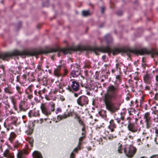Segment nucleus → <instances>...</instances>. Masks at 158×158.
Listing matches in <instances>:
<instances>
[{
    "mask_svg": "<svg viewBox=\"0 0 158 158\" xmlns=\"http://www.w3.org/2000/svg\"><path fill=\"white\" fill-rule=\"evenodd\" d=\"M156 83L158 84V76H156Z\"/></svg>",
    "mask_w": 158,
    "mask_h": 158,
    "instance_id": "6e6d98bb",
    "label": "nucleus"
},
{
    "mask_svg": "<svg viewBox=\"0 0 158 158\" xmlns=\"http://www.w3.org/2000/svg\"><path fill=\"white\" fill-rule=\"evenodd\" d=\"M32 156L33 158H42L40 153L37 151H35L33 152Z\"/></svg>",
    "mask_w": 158,
    "mask_h": 158,
    "instance_id": "5701e85b",
    "label": "nucleus"
},
{
    "mask_svg": "<svg viewBox=\"0 0 158 158\" xmlns=\"http://www.w3.org/2000/svg\"><path fill=\"white\" fill-rule=\"evenodd\" d=\"M24 105V103L23 102H22L19 105V108L21 111H25L27 109L23 107V106Z\"/></svg>",
    "mask_w": 158,
    "mask_h": 158,
    "instance_id": "bb28decb",
    "label": "nucleus"
},
{
    "mask_svg": "<svg viewBox=\"0 0 158 158\" xmlns=\"http://www.w3.org/2000/svg\"><path fill=\"white\" fill-rule=\"evenodd\" d=\"M55 104L51 102L48 104L45 103H42L40 108L43 114L48 116L50 115L52 112L54 111L55 110Z\"/></svg>",
    "mask_w": 158,
    "mask_h": 158,
    "instance_id": "39448f33",
    "label": "nucleus"
},
{
    "mask_svg": "<svg viewBox=\"0 0 158 158\" xmlns=\"http://www.w3.org/2000/svg\"><path fill=\"white\" fill-rule=\"evenodd\" d=\"M16 89L18 94H21L23 92V89L20 86L18 85L16 86Z\"/></svg>",
    "mask_w": 158,
    "mask_h": 158,
    "instance_id": "a878e982",
    "label": "nucleus"
},
{
    "mask_svg": "<svg viewBox=\"0 0 158 158\" xmlns=\"http://www.w3.org/2000/svg\"><path fill=\"white\" fill-rule=\"evenodd\" d=\"M90 89H87L86 90V93L87 95H90Z\"/></svg>",
    "mask_w": 158,
    "mask_h": 158,
    "instance_id": "79ce46f5",
    "label": "nucleus"
},
{
    "mask_svg": "<svg viewBox=\"0 0 158 158\" xmlns=\"http://www.w3.org/2000/svg\"><path fill=\"white\" fill-rule=\"evenodd\" d=\"M64 76L65 75L66 73H67V71L65 69H64Z\"/></svg>",
    "mask_w": 158,
    "mask_h": 158,
    "instance_id": "052dcab7",
    "label": "nucleus"
},
{
    "mask_svg": "<svg viewBox=\"0 0 158 158\" xmlns=\"http://www.w3.org/2000/svg\"><path fill=\"white\" fill-rule=\"evenodd\" d=\"M62 67V65H59L56 68L54 69V73L55 76L59 77L62 75V73L60 72Z\"/></svg>",
    "mask_w": 158,
    "mask_h": 158,
    "instance_id": "dca6fc26",
    "label": "nucleus"
},
{
    "mask_svg": "<svg viewBox=\"0 0 158 158\" xmlns=\"http://www.w3.org/2000/svg\"><path fill=\"white\" fill-rule=\"evenodd\" d=\"M123 14L122 11H118L117 12V14L118 15H121Z\"/></svg>",
    "mask_w": 158,
    "mask_h": 158,
    "instance_id": "09e8293b",
    "label": "nucleus"
},
{
    "mask_svg": "<svg viewBox=\"0 0 158 158\" xmlns=\"http://www.w3.org/2000/svg\"><path fill=\"white\" fill-rule=\"evenodd\" d=\"M121 115L120 118L117 117L115 118V120L118 124H121L122 127L123 126H126L127 125V123H126V121L124 119V116L122 115V113H121Z\"/></svg>",
    "mask_w": 158,
    "mask_h": 158,
    "instance_id": "4468645a",
    "label": "nucleus"
},
{
    "mask_svg": "<svg viewBox=\"0 0 158 158\" xmlns=\"http://www.w3.org/2000/svg\"><path fill=\"white\" fill-rule=\"evenodd\" d=\"M82 15L84 16H88L90 15L89 10H83L82 12Z\"/></svg>",
    "mask_w": 158,
    "mask_h": 158,
    "instance_id": "cd10ccee",
    "label": "nucleus"
},
{
    "mask_svg": "<svg viewBox=\"0 0 158 158\" xmlns=\"http://www.w3.org/2000/svg\"><path fill=\"white\" fill-rule=\"evenodd\" d=\"M137 144L138 145H141L142 144L141 142V139H138L137 140Z\"/></svg>",
    "mask_w": 158,
    "mask_h": 158,
    "instance_id": "ea45409f",
    "label": "nucleus"
},
{
    "mask_svg": "<svg viewBox=\"0 0 158 158\" xmlns=\"http://www.w3.org/2000/svg\"><path fill=\"white\" fill-rule=\"evenodd\" d=\"M84 136L81 137L79 139V142L78 143V146H79L81 145V142L83 140L84 138Z\"/></svg>",
    "mask_w": 158,
    "mask_h": 158,
    "instance_id": "e433bc0d",
    "label": "nucleus"
},
{
    "mask_svg": "<svg viewBox=\"0 0 158 158\" xmlns=\"http://www.w3.org/2000/svg\"><path fill=\"white\" fill-rule=\"evenodd\" d=\"M33 112V111H31V110H30L28 113V115L30 117H31L32 116H33L32 115V113Z\"/></svg>",
    "mask_w": 158,
    "mask_h": 158,
    "instance_id": "37998d69",
    "label": "nucleus"
},
{
    "mask_svg": "<svg viewBox=\"0 0 158 158\" xmlns=\"http://www.w3.org/2000/svg\"><path fill=\"white\" fill-rule=\"evenodd\" d=\"M61 111V109L59 107H58L56 111V113L57 114L58 113L60 112Z\"/></svg>",
    "mask_w": 158,
    "mask_h": 158,
    "instance_id": "58836bf2",
    "label": "nucleus"
},
{
    "mask_svg": "<svg viewBox=\"0 0 158 158\" xmlns=\"http://www.w3.org/2000/svg\"><path fill=\"white\" fill-rule=\"evenodd\" d=\"M32 115L33 116L37 117L38 116L40 115L39 111L38 110L33 111V112L32 113Z\"/></svg>",
    "mask_w": 158,
    "mask_h": 158,
    "instance_id": "c85d7f7f",
    "label": "nucleus"
},
{
    "mask_svg": "<svg viewBox=\"0 0 158 158\" xmlns=\"http://www.w3.org/2000/svg\"><path fill=\"white\" fill-rule=\"evenodd\" d=\"M71 85V87L74 91H77L79 89V83L76 81H73Z\"/></svg>",
    "mask_w": 158,
    "mask_h": 158,
    "instance_id": "6ab92c4d",
    "label": "nucleus"
},
{
    "mask_svg": "<svg viewBox=\"0 0 158 158\" xmlns=\"http://www.w3.org/2000/svg\"><path fill=\"white\" fill-rule=\"evenodd\" d=\"M3 116L1 114V112H0V122L2 121V120L3 119Z\"/></svg>",
    "mask_w": 158,
    "mask_h": 158,
    "instance_id": "de8ad7c7",
    "label": "nucleus"
},
{
    "mask_svg": "<svg viewBox=\"0 0 158 158\" xmlns=\"http://www.w3.org/2000/svg\"><path fill=\"white\" fill-rule=\"evenodd\" d=\"M138 77H135L134 79H135V81L134 82L135 83V85L136 86H138V84H140V81L139 79H138Z\"/></svg>",
    "mask_w": 158,
    "mask_h": 158,
    "instance_id": "7c9ffc66",
    "label": "nucleus"
},
{
    "mask_svg": "<svg viewBox=\"0 0 158 158\" xmlns=\"http://www.w3.org/2000/svg\"><path fill=\"white\" fill-rule=\"evenodd\" d=\"M104 40L106 42L107 46L94 48L93 49L94 51L96 54H98L97 52H100L104 53L107 52L109 53H112L113 55H115L121 52V50L119 49L115 48L112 49L110 48V45L113 42L112 38L110 34L106 35L104 37Z\"/></svg>",
    "mask_w": 158,
    "mask_h": 158,
    "instance_id": "f03ea898",
    "label": "nucleus"
},
{
    "mask_svg": "<svg viewBox=\"0 0 158 158\" xmlns=\"http://www.w3.org/2000/svg\"><path fill=\"white\" fill-rule=\"evenodd\" d=\"M27 140L29 142L31 146H32V143L33 141V139L28 137L27 138Z\"/></svg>",
    "mask_w": 158,
    "mask_h": 158,
    "instance_id": "72a5a7b5",
    "label": "nucleus"
},
{
    "mask_svg": "<svg viewBox=\"0 0 158 158\" xmlns=\"http://www.w3.org/2000/svg\"><path fill=\"white\" fill-rule=\"evenodd\" d=\"M119 88L118 85H109L106 89V92L104 94L102 98L106 109L111 112H114L118 110L119 108L115 106L113 101L118 99L120 97L118 94Z\"/></svg>",
    "mask_w": 158,
    "mask_h": 158,
    "instance_id": "f257e3e1",
    "label": "nucleus"
},
{
    "mask_svg": "<svg viewBox=\"0 0 158 158\" xmlns=\"http://www.w3.org/2000/svg\"><path fill=\"white\" fill-rule=\"evenodd\" d=\"M27 151L26 150H23L19 152L17 154V158H26V155L28 154Z\"/></svg>",
    "mask_w": 158,
    "mask_h": 158,
    "instance_id": "f3484780",
    "label": "nucleus"
},
{
    "mask_svg": "<svg viewBox=\"0 0 158 158\" xmlns=\"http://www.w3.org/2000/svg\"><path fill=\"white\" fill-rule=\"evenodd\" d=\"M46 91V90L45 89H44L42 91V92L43 93H44Z\"/></svg>",
    "mask_w": 158,
    "mask_h": 158,
    "instance_id": "0e129e2a",
    "label": "nucleus"
},
{
    "mask_svg": "<svg viewBox=\"0 0 158 158\" xmlns=\"http://www.w3.org/2000/svg\"><path fill=\"white\" fill-rule=\"evenodd\" d=\"M4 156L6 158H14L13 153L10 152L8 149H6L3 153Z\"/></svg>",
    "mask_w": 158,
    "mask_h": 158,
    "instance_id": "2eb2a0df",
    "label": "nucleus"
},
{
    "mask_svg": "<svg viewBox=\"0 0 158 158\" xmlns=\"http://www.w3.org/2000/svg\"><path fill=\"white\" fill-rule=\"evenodd\" d=\"M128 137H129L130 139H133V137H132L131 135H128Z\"/></svg>",
    "mask_w": 158,
    "mask_h": 158,
    "instance_id": "774afa93",
    "label": "nucleus"
},
{
    "mask_svg": "<svg viewBox=\"0 0 158 158\" xmlns=\"http://www.w3.org/2000/svg\"><path fill=\"white\" fill-rule=\"evenodd\" d=\"M126 121V123H127V124H131L132 123H131V118L129 117L125 119Z\"/></svg>",
    "mask_w": 158,
    "mask_h": 158,
    "instance_id": "2f4dec72",
    "label": "nucleus"
},
{
    "mask_svg": "<svg viewBox=\"0 0 158 158\" xmlns=\"http://www.w3.org/2000/svg\"><path fill=\"white\" fill-rule=\"evenodd\" d=\"M79 94L77 93H75L74 94V96L75 97H77L78 96Z\"/></svg>",
    "mask_w": 158,
    "mask_h": 158,
    "instance_id": "e2e57ef3",
    "label": "nucleus"
},
{
    "mask_svg": "<svg viewBox=\"0 0 158 158\" xmlns=\"http://www.w3.org/2000/svg\"><path fill=\"white\" fill-rule=\"evenodd\" d=\"M16 137V134L14 132H11L8 139L10 143H12Z\"/></svg>",
    "mask_w": 158,
    "mask_h": 158,
    "instance_id": "393cba45",
    "label": "nucleus"
},
{
    "mask_svg": "<svg viewBox=\"0 0 158 158\" xmlns=\"http://www.w3.org/2000/svg\"><path fill=\"white\" fill-rule=\"evenodd\" d=\"M113 136H108L107 139H109V140H111L113 139Z\"/></svg>",
    "mask_w": 158,
    "mask_h": 158,
    "instance_id": "8fccbe9b",
    "label": "nucleus"
},
{
    "mask_svg": "<svg viewBox=\"0 0 158 158\" xmlns=\"http://www.w3.org/2000/svg\"><path fill=\"white\" fill-rule=\"evenodd\" d=\"M42 64L40 63L38 66V68L39 70H41Z\"/></svg>",
    "mask_w": 158,
    "mask_h": 158,
    "instance_id": "49530a36",
    "label": "nucleus"
},
{
    "mask_svg": "<svg viewBox=\"0 0 158 158\" xmlns=\"http://www.w3.org/2000/svg\"><path fill=\"white\" fill-rule=\"evenodd\" d=\"M83 50V48L80 46L76 47H72L66 48H63L60 49V50L57 48H52L47 50H44L42 51L39 53H48L50 52H58V55L59 57L60 56V52H62L64 54L66 55L68 53H71L72 51H81Z\"/></svg>",
    "mask_w": 158,
    "mask_h": 158,
    "instance_id": "7ed1b4c3",
    "label": "nucleus"
},
{
    "mask_svg": "<svg viewBox=\"0 0 158 158\" xmlns=\"http://www.w3.org/2000/svg\"><path fill=\"white\" fill-rule=\"evenodd\" d=\"M117 68L120 69L121 67H123V64L121 63H118L116 65Z\"/></svg>",
    "mask_w": 158,
    "mask_h": 158,
    "instance_id": "f704fd0d",
    "label": "nucleus"
},
{
    "mask_svg": "<svg viewBox=\"0 0 158 158\" xmlns=\"http://www.w3.org/2000/svg\"><path fill=\"white\" fill-rule=\"evenodd\" d=\"M116 78L117 80H120V76H116Z\"/></svg>",
    "mask_w": 158,
    "mask_h": 158,
    "instance_id": "69168bd1",
    "label": "nucleus"
},
{
    "mask_svg": "<svg viewBox=\"0 0 158 158\" xmlns=\"http://www.w3.org/2000/svg\"><path fill=\"white\" fill-rule=\"evenodd\" d=\"M150 158H158V155H153L151 156Z\"/></svg>",
    "mask_w": 158,
    "mask_h": 158,
    "instance_id": "a18cd8bd",
    "label": "nucleus"
},
{
    "mask_svg": "<svg viewBox=\"0 0 158 158\" xmlns=\"http://www.w3.org/2000/svg\"><path fill=\"white\" fill-rule=\"evenodd\" d=\"M70 158H74V154L73 152L71 153Z\"/></svg>",
    "mask_w": 158,
    "mask_h": 158,
    "instance_id": "864d4df0",
    "label": "nucleus"
},
{
    "mask_svg": "<svg viewBox=\"0 0 158 158\" xmlns=\"http://www.w3.org/2000/svg\"><path fill=\"white\" fill-rule=\"evenodd\" d=\"M128 112L130 115H138L137 111L135 109L130 108L128 109Z\"/></svg>",
    "mask_w": 158,
    "mask_h": 158,
    "instance_id": "b1692460",
    "label": "nucleus"
},
{
    "mask_svg": "<svg viewBox=\"0 0 158 158\" xmlns=\"http://www.w3.org/2000/svg\"><path fill=\"white\" fill-rule=\"evenodd\" d=\"M2 70L4 71V67L3 65H2L0 66Z\"/></svg>",
    "mask_w": 158,
    "mask_h": 158,
    "instance_id": "680f3d73",
    "label": "nucleus"
},
{
    "mask_svg": "<svg viewBox=\"0 0 158 158\" xmlns=\"http://www.w3.org/2000/svg\"><path fill=\"white\" fill-rule=\"evenodd\" d=\"M150 88L149 86H145V89L149 90L150 89Z\"/></svg>",
    "mask_w": 158,
    "mask_h": 158,
    "instance_id": "4d7b16f0",
    "label": "nucleus"
},
{
    "mask_svg": "<svg viewBox=\"0 0 158 158\" xmlns=\"http://www.w3.org/2000/svg\"><path fill=\"white\" fill-rule=\"evenodd\" d=\"M136 148L133 146H130L127 149H124V152L127 156L129 157H132L136 152Z\"/></svg>",
    "mask_w": 158,
    "mask_h": 158,
    "instance_id": "9d476101",
    "label": "nucleus"
},
{
    "mask_svg": "<svg viewBox=\"0 0 158 158\" xmlns=\"http://www.w3.org/2000/svg\"><path fill=\"white\" fill-rule=\"evenodd\" d=\"M85 125L84 126H82V131H85Z\"/></svg>",
    "mask_w": 158,
    "mask_h": 158,
    "instance_id": "13d9d810",
    "label": "nucleus"
},
{
    "mask_svg": "<svg viewBox=\"0 0 158 158\" xmlns=\"http://www.w3.org/2000/svg\"><path fill=\"white\" fill-rule=\"evenodd\" d=\"M144 118L146 123V127L148 129L152 124L150 113L148 112L145 113L144 115Z\"/></svg>",
    "mask_w": 158,
    "mask_h": 158,
    "instance_id": "9b49d317",
    "label": "nucleus"
},
{
    "mask_svg": "<svg viewBox=\"0 0 158 158\" xmlns=\"http://www.w3.org/2000/svg\"><path fill=\"white\" fill-rule=\"evenodd\" d=\"M43 81V84L45 86H47V79L45 78H44L42 80Z\"/></svg>",
    "mask_w": 158,
    "mask_h": 158,
    "instance_id": "473e14b6",
    "label": "nucleus"
},
{
    "mask_svg": "<svg viewBox=\"0 0 158 158\" xmlns=\"http://www.w3.org/2000/svg\"><path fill=\"white\" fill-rule=\"evenodd\" d=\"M152 77L153 76L152 74L146 73L143 76L144 82L146 83L150 84L152 81Z\"/></svg>",
    "mask_w": 158,
    "mask_h": 158,
    "instance_id": "ddd939ff",
    "label": "nucleus"
},
{
    "mask_svg": "<svg viewBox=\"0 0 158 158\" xmlns=\"http://www.w3.org/2000/svg\"><path fill=\"white\" fill-rule=\"evenodd\" d=\"M33 112V111H31V110H30L28 113V115L30 117H31L32 116H33L32 115V113Z\"/></svg>",
    "mask_w": 158,
    "mask_h": 158,
    "instance_id": "c03bdc74",
    "label": "nucleus"
},
{
    "mask_svg": "<svg viewBox=\"0 0 158 158\" xmlns=\"http://www.w3.org/2000/svg\"><path fill=\"white\" fill-rule=\"evenodd\" d=\"M138 120V119L135 118V123H134L128 125L127 127L129 131L133 133L139 132L140 131V128H139L136 124V122Z\"/></svg>",
    "mask_w": 158,
    "mask_h": 158,
    "instance_id": "6e6552de",
    "label": "nucleus"
},
{
    "mask_svg": "<svg viewBox=\"0 0 158 158\" xmlns=\"http://www.w3.org/2000/svg\"><path fill=\"white\" fill-rule=\"evenodd\" d=\"M77 102L78 104L81 106H86L88 104L89 99L86 96L82 95L77 98Z\"/></svg>",
    "mask_w": 158,
    "mask_h": 158,
    "instance_id": "0eeeda50",
    "label": "nucleus"
},
{
    "mask_svg": "<svg viewBox=\"0 0 158 158\" xmlns=\"http://www.w3.org/2000/svg\"><path fill=\"white\" fill-rule=\"evenodd\" d=\"M101 9H102V12L103 13L104 12V11L105 10L104 7L103 6H102L101 7Z\"/></svg>",
    "mask_w": 158,
    "mask_h": 158,
    "instance_id": "bf43d9fd",
    "label": "nucleus"
},
{
    "mask_svg": "<svg viewBox=\"0 0 158 158\" xmlns=\"http://www.w3.org/2000/svg\"><path fill=\"white\" fill-rule=\"evenodd\" d=\"M133 52L139 53L140 55H143L145 53V52L143 50H134Z\"/></svg>",
    "mask_w": 158,
    "mask_h": 158,
    "instance_id": "c756f323",
    "label": "nucleus"
},
{
    "mask_svg": "<svg viewBox=\"0 0 158 158\" xmlns=\"http://www.w3.org/2000/svg\"><path fill=\"white\" fill-rule=\"evenodd\" d=\"M158 108V106H156H156H154L153 108V109H154L155 110H156L157 111L158 110H156V109Z\"/></svg>",
    "mask_w": 158,
    "mask_h": 158,
    "instance_id": "3c124183",
    "label": "nucleus"
},
{
    "mask_svg": "<svg viewBox=\"0 0 158 158\" xmlns=\"http://www.w3.org/2000/svg\"><path fill=\"white\" fill-rule=\"evenodd\" d=\"M80 84L81 86L85 88V89H87L88 88V85L86 79L83 78L82 80H81Z\"/></svg>",
    "mask_w": 158,
    "mask_h": 158,
    "instance_id": "412c9836",
    "label": "nucleus"
},
{
    "mask_svg": "<svg viewBox=\"0 0 158 158\" xmlns=\"http://www.w3.org/2000/svg\"><path fill=\"white\" fill-rule=\"evenodd\" d=\"M15 96H11L10 97V98L11 100V103L13 106V107L15 110H16V105L17 104V99L15 98Z\"/></svg>",
    "mask_w": 158,
    "mask_h": 158,
    "instance_id": "aec40b11",
    "label": "nucleus"
},
{
    "mask_svg": "<svg viewBox=\"0 0 158 158\" xmlns=\"http://www.w3.org/2000/svg\"><path fill=\"white\" fill-rule=\"evenodd\" d=\"M110 124L108 127L110 129L111 132L114 131V128H115L116 126L114 123V121L113 120H111L110 122Z\"/></svg>",
    "mask_w": 158,
    "mask_h": 158,
    "instance_id": "4be33fe9",
    "label": "nucleus"
},
{
    "mask_svg": "<svg viewBox=\"0 0 158 158\" xmlns=\"http://www.w3.org/2000/svg\"><path fill=\"white\" fill-rule=\"evenodd\" d=\"M4 90L6 93L9 95L13 94L14 92L13 88L10 85L5 87Z\"/></svg>",
    "mask_w": 158,
    "mask_h": 158,
    "instance_id": "a211bd4d",
    "label": "nucleus"
},
{
    "mask_svg": "<svg viewBox=\"0 0 158 158\" xmlns=\"http://www.w3.org/2000/svg\"><path fill=\"white\" fill-rule=\"evenodd\" d=\"M33 132V130L29 129L26 131V133L27 135H30Z\"/></svg>",
    "mask_w": 158,
    "mask_h": 158,
    "instance_id": "c9c22d12",
    "label": "nucleus"
},
{
    "mask_svg": "<svg viewBox=\"0 0 158 158\" xmlns=\"http://www.w3.org/2000/svg\"><path fill=\"white\" fill-rule=\"evenodd\" d=\"M18 118L15 116H11L7 118L4 123V126L5 128H6L8 130L9 129L7 128V125L9 126L10 125H16Z\"/></svg>",
    "mask_w": 158,
    "mask_h": 158,
    "instance_id": "423d86ee",
    "label": "nucleus"
},
{
    "mask_svg": "<svg viewBox=\"0 0 158 158\" xmlns=\"http://www.w3.org/2000/svg\"><path fill=\"white\" fill-rule=\"evenodd\" d=\"M30 54L27 52H21L16 50L12 52H7L2 54L0 57L4 60H8L10 58L13 56L20 55L22 57H25L26 56L30 55Z\"/></svg>",
    "mask_w": 158,
    "mask_h": 158,
    "instance_id": "20e7f679",
    "label": "nucleus"
},
{
    "mask_svg": "<svg viewBox=\"0 0 158 158\" xmlns=\"http://www.w3.org/2000/svg\"><path fill=\"white\" fill-rule=\"evenodd\" d=\"M106 57V56L105 55H103L102 56V58L103 60H104Z\"/></svg>",
    "mask_w": 158,
    "mask_h": 158,
    "instance_id": "338daca9",
    "label": "nucleus"
},
{
    "mask_svg": "<svg viewBox=\"0 0 158 158\" xmlns=\"http://www.w3.org/2000/svg\"><path fill=\"white\" fill-rule=\"evenodd\" d=\"M77 121H78L79 123L80 124H81V125L82 126L85 125V124H84L83 122L81 119L80 118V119H79L77 120Z\"/></svg>",
    "mask_w": 158,
    "mask_h": 158,
    "instance_id": "4c0bfd02",
    "label": "nucleus"
},
{
    "mask_svg": "<svg viewBox=\"0 0 158 158\" xmlns=\"http://www.w3.org/2000/svg\"><path fill=\"white\" fill-rule=\"evenodd\" d=\"M4 94L2 95V94H0V100H2L4 98Z\"/></svg>",
    "mask_w": 158,
    "mask_h": 158,
    "instance_id": "5fc2aeb1",
    "label": "nucleus"
},
{
    "mask_svg": "<svg viewBox=\"0 0 158 158\" xmlns=\"http://www.w3.org/2000/svg\"><path fill=\"white\" fill-rule=\"evenodd\" d=\"M75 114L74 118H77L78 120L80 118V117L77 114H75L73 112H70L68 114H64L63 115H59L57 116V119L60 121L62 120L63 118H65L68 117L70 116H73V114Z\"/></svg>",
    "mask_w": 158,
    "mask_h": 158,
    "instance_id": "f8f14e48",
    "label": "nucleus"
},
{
    "mask_svg": "<svg viewBox=\"0 0 158 158\" xmlns=\"http://www.w3.org/2000/svg\"><path fill=\"white\" fill-rule=\"evenodd\" d=\"M122 149L121 146L119 147L118 149V152L119 153H121L122 152Z\"/></svg>",
    "mask_w": 158,
    "mask_h": 158,
    "instance_id": "a19ab883",
    "label": "nucleus"
},
{
    "mask_svg": "<svg viewBox=\"0 0 158 158\" xmlns=\"http://www.w3.org/2000/svg\"><path fill=\"white\" fill-rule=\"evenodd\" d=\"M155 133L156 134H158V126L155 128Z\"/></svg>",
    "mask_w": 158,
    "mask_h": 158,
    "instance_id": "603ef678",
    "label": "nucleus"
},
{
    "mask_svg": "<svg viewBox=\"0 0 158 158\" xmlns=\"http://www.w3.org/2000/svg\"><path fill=\"white\" fill-rule=\"evenodd\" d=\"M73 69H72V71L70 73V75L73 77H77L81 73V70L79 66L75 64L72 66Z\"/></svg>",
    "mask_w": 158,
    "mask_h": 158,
    "instance_id": "1a4fd4ad",
    "label": "nucleus"
}]
</instances>
